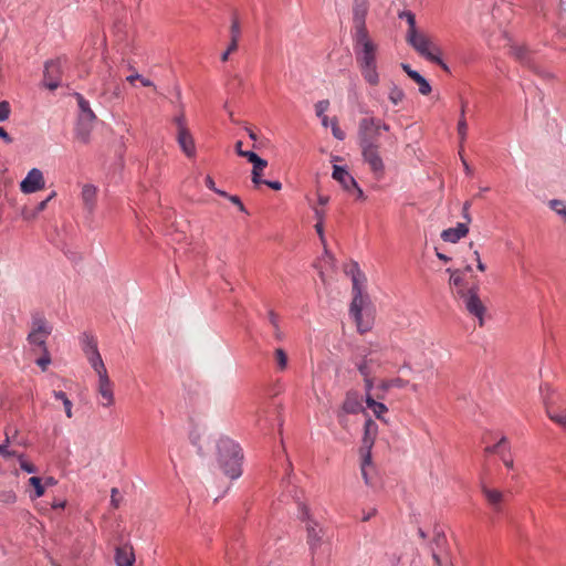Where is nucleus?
Here are the masks:
<instances>
[{"label": "nucleus", "instance_id": "nucleus-1", "mask_svg": "<svg viewBox=\"0 0 566 566\" xmlns=\"http://www.w3.org/2000/svg\"><path fill=\"white\" fill-rule=\"evenodd\" d=\"M389 129L390 126L387 123L374 116H366L358 123L357 137L361 157L376 179H381L386 170L379 143L380 133Z\"/></svg>", "mask_w": 566, "mask_h": 566}, {"label": "nucleus", "instance_id": "nucleus-2", "mask_svg": "<svg viewBox=\"0 0 566 566\" xmlns=\"http://www.w3.org/2000/svg\"><path fill=\"white\" fill-rule=\"evenodd\" d=\"M346 273L350 275L354 294L349 312L354 317L358 333L365 334L371 331L374 326V316L371 314L363 315V310L371 306L369 296L363 291V282L366 281V277L357 262H353Z\"/></svg>", "mask_w": 566, "mask_h": 566}, {"label": "nucleus", "instance_id": "nucleus-3", "mask_svg": "<svg viewBox=\"0 0 566 566\" xmlns=\"http://www.w3.org/2000/svg\"><path fill=\"white\" fill-rule=\"evenodd\" d=\"M354 50L356 61L365 81L376 86L379 84V74L377 72V44L370 38L368 31L355 32Z\"/></svg>", "mask_w": 566, "mask_h": 566}, {"label": "nucleus", "instance_id": "nucleus-4", "mask_svg": "<svg viewBox=\"0 0 566 566\" xmlns=\"http://www.w3.org/2000/svg\"><path fill=\"white\" fill-rule=\"evenodd\" d=\"M218 462L227 476L234 480L242 474V459L240 447L230 438L218 441Z\"/></svg>", "mask_w": 566, "mask_h": 566}, {"label": "nucleus", "instance_id": "nucleus-5", "mask_svg": "<svg viewBox=\"0 0 566 566\" xmlns=\"http://www.w3.org/2000/svg\"><path fill=\"white\" fill-rule=\"evenodd\" d=\"M378 434V426L371 419L368 418L364 424V434L361 439V447L359 449V453L361 457V475L366 484H370V472L374 471L373 461H371V449L374 447L376 437Z\"/></svg>", "mask_w": 566, "mask_h": 566}, {"label": "nucleus", "instance_id": "nucleus-6", "mask_svg": "<svg viewBox=\"0 0 566 566\" xmlns=\"http://www.w3.org/2000/svg\"><path fill=\"white\" fill-rule=\"evenodd\" d=\"M457 294L463 301L465 310L479 321V326H484V315L486 307L479 296V285L474 284L470 289H460Z\"/></svg>", "mask_w": 566, "mask_h": 566}, {"label": "nucleus", "instance_id": "nucleus-7", "mask_svg": "<svg viewBox=\"0 0 566 566\" xmlns=\"http://www.w3.org/2000/svg\"><path fill=\"white\" fill-rule=\"evenodd\" d=\"M407 42L423 57L428 61L431 60L437 53L442 54L441 49L432 43L429 36L419 31L407 34Z\"/></svg>", "mask_w": 566, "mask_h": 566}, {"label": "nucleus", "instance_id": "nucleus-8", "mask_svg": "<svg viewBox=\"0 0 566 566\" xmlns=\"http://www.w3.org/2000/svg\"><path fill=\"white\" fill-rule=\"evenodd\" d=\"M302 520L306 522L307 543L312 549H316L322 544L323 530L311 516L310 509L302 505Z\"/></svg>", "mask_w": 566, "mask_h": 566}, {"label": "nucleus", "instance_id": "nucleus-9", "mask_svg": "<svg viewBox=\"0 0 566 566\" xmlns=\"http://www.w3.org/2000/svg\"><path fill=\"white\" fill-rule=\"evenodd\" d=\"M51 334V329L46 326L43 318H35L32 323V331L29 333L28 340L31 345L38 346L41 350L46 347V338Z\"/></svg>", "mask_w": 566, "mask_h": 566}, {"label": "nucleus", "instance_id": "nucleus-10", "mask_svg": "<svg viewBox=\"0 0 566 566\" xmlns=\"http://www.w3.org/2000/svg\"><path fill=\"white\" fill-rule=\"evenodd\" d=\"M85 354L92 368L96 371L97 376H104L105 374H107L105 364L97 349V344L93 337H87L86 339Z\"/></svg>", "mask_w": 566, "mask_h": 566}, {"label": "nucleus", "instance_id": "nucleus-11", "mask_svg": "<svg viewBox=\"0 0 566 566\" xmlns=\"http://www.w3.org/2000/svg\"><path fill=\"white\" fill-rule=\"evenodd\" d=\"M96 119L88 114V118H77L74 128V138L81 145H88L92 139V132Z\"/></svg>", "mask_w": 566, "mask_h": 566}, {"label": "nucleus", "instance_id": "nucleus-12", "mask_svg": "<svg viewBox=\"0 0 566 566\" xmlns=\"http://www.w3.org/2000/svg\"><path fill=\"white\" fill-rule=\"evenodd\" d=\"M45 187L43 174L38 168H32L21 181L20 189L23 193H33Z\"/></svg>", "mask_w": 566, "mask_h": 566}, {"label": "nucleus", "instance_id": "nucleus-13", "mask_svg": "<svg viewBox=\"0 0 566 566\" xmlns=\"http://www.w3.org/2000/svg\"><path fill=\"white\" fill-rule=\"evenodd\" d=\"M61 80V62L53 60L45 63L44 67V85L49 90H55L60 85Z\"/></svg>", "mask_w": 566, "mask_h": 566}, {"label": "nucleus", "instance_id": "nucleus-14", "mask_svg": "<svg viewBox=\"0 0 566 566\" xmlns=\"http://www.w3.org/2000/svg\"><path fill=\"white\" fill-rule=\"evenodd\" d=\"M97 391L102 397L103 407L108 408L115 403L114 391L108 374H105L104 376H98Z\"/></svg>", "mask_w": 566, "mask_h": 566}, {"label": "nucleus", "instance_id": "nucleus-15", "mask_svg": "<svg viewBox=\"0 0 566 566\" xmlns=\"http://www.w3.org/2000/svg\"><path fill=\"white\" fill-rule=\"evenodd\" d=\"M480 490L483 496L485 497L488 504L495 511L499 512L501 510V504L504 500V494L499 489H492L486 485L484 481L480 482Z\"/></svg>", "mask_w": 566, "mask_h": 566}, {"label": "nucleus", "instance_id": "nucleus-16", "mask_svg": "<svg viewBox=\"0 0 566 566\" xmlns=\"http://www.w3.org/2000/svg\"><path fill=\"white\" fill-rule=\"evenodd\" d=\"M368 11V1L367 0H354L353 13H354V24L355 32H364L367 31L365 19Z\"/></svg>", "mask_w": 566, "mask_h": 566}, {"label": "nucleus", "instance_id": "nucleus-17", "mask_svg": "<svg viewBox=\"0 0 566 566\" xmlns=\"http://www.w3.org/2000/svg\"><path fill=\"white\" fill-rule=\"evenodd\" d=\"M244 158H247L251 164H253L252 168V182L255 187H259L263 184V179L261 178L262 171L268 167V161L261 158L258 154H243Z\"/></svg>", "mask_w": 566, "mask_h": 566}, {"label": "nucleus", "instance_id": "nucleus-18", "mask_svg": "<svg viewBox=\"0 0 566 566\" xmlns=\"http://www.w3.org/2000/svg\"><path fill=\"white\" fill-rule=\"evenodd\" d=\"M332 177L342 185L346 192H352V189L357 185L355 178L342 166L334 165Z\"/></svg>", "mask_w": 566, "mask_h": 566}, {"label": "nucleus", "instance_id": "nucleus-19", "mask_svg": "<svg viewBox=\"0 0 566 566\" xmlns=\"http://www.w3.org/2000/svg\"><path fill=\"white\" fill-rule=\"evenodd\" d=\"M342 410L345 413H359L364 410L361 405L360 395L355 390H349L346 392L345 399L342 405Z\"/></svg>", "mask_w": 566, "mask_h": 566}, {"label": "nucleus", "instance_id": "nucleus-20", "mask_svg": "<svg viewBox=\"0 0 566 566\" xmlns=\"http://www.w3.org/2000/svg\"><path fill=\"white\" fill-rule=\"evenodd\" d=\"M510 53L522 65L531 67L533 65V53L525 44H512Z\"/></svg>", "mask_w": 566, "mask_h": 566}, {"label": "nucleus", "instance_id": "nucleus-21", "mask_svg": "<svg viewBox=\"0 0 566 566\" xmlns=\"http://www.w3.org/2000/svg\"><path fill=\"white\" fill-rule=\"evenodd\" d=\"M177 142L188 158H193L196 156L195 139L189 130L177 133Z\"/></svg>", "mask_w": 566, "mask_h": 566}, {"label": "nucleus", "instance_id": "nucleus-22", "mask_svg": "<svg viewBox=\"0 0 566 566\" xmlns=\"http://www.w3.org/2000/svg\"><path fill=\"white\" fill-rule=\"evenodd\" d=\"M469 233V228L465 223H458L455 228H449L441 232V239L446 242L457 243L460 239Z\"/></svg>", "mask_w": 566, "mask_h": 566}, {"label": "nucleus", "instance_id": "nucleus-23", "mask_svg": "<svg viewBox=\"0 0 566 566\" xmlns=\"http://www.w3.org/2000/svg\"><path fill=\"white\" fill-rule=\"evenodd\" d=\"M115 563L117 566H133L135 563V554L132 546L117 547L115 552Z\"/></svg>", "mask_w": 566, "mask_h": 566}, {"label": "nucleus", "instance_id": "nucleus-24", "mask_svg": "<svg viewBox=\"0 0 566 566\" xmlns=\"http://www.w3.org/2000/svg\"><path fill=\"white\" fill-rule=\"evenodd\" d=\"M402 70L407 75L412 78L419 85V92L422 95H428L431 92L429 82L417 71L412 70L409 64H401Z\"/></svg>", "mask_w": 566, "mask_h": 566}, {"label": "nucleus", "instance_id": "nucleus-25", "mask_svg": "<svg viewBox=\"0 0 566 566\" xmlns=\"http://www.w3.org/2000/svg\"><path fill=\"white\" fill-rule=\"evenodd\" d=\"M82 200L88 212H92L95 208L97 189L94 185L86 184L82 188Z\"/></svg>", "mask_w": 566, "mask_h": 566}, {"label": "nucleus", "instance_id": "nucleus-26", "mask_svg": "<svg viewBox=\"0 0 566 566\" xmlns=\"http://www.w3.org/2000/svg\"><path fill=\"white\" fill-rule=\"evenodd\" d=\"M366 405L367 407L373 411V413L375 415V417L381 421H384L385 423H388V420L385 419V415L387 413L388 411V408L386 405H384L382 402L380 401H377L373 395H368L366 397Z\"/></svg>", "mask_w": 566, "mask_h": 566}, {"label": "nucleus", "instance_id": "nucleus-27", "mask_svg": "<svg viewBox=\"0 0 566 566\" xmlns=\"http://www.w3.org/2000/svg\"><path fill=\"white\" fill-rule=\"evenodd\" d=\"M464 114H465V103L463 102L462 105H461L460 119L458 122V127H457L458 128V134H459V137H460V148L461 149L463 147V143L467 139V132H468V124H467Z\"/></svg>", "mask_w": 566, "mask_h": 566}, {"label": "nucleus", "instance_id": "nucleus-28", "mask_svg": "<svg viewBox=\"0 0 566 566\" xmlns=\"http://www.w3.org/2000/svg\"><path fill=\"white\" fill-rule=\"evenodd\" d=\"M447 272L450 273V284L457 287V292L460 289H469L464 283V271L447 269Z\"/></svg>", "mask_w": 566, "mask_h": 566}, {"label": "nucleus", "instance_id": "nucleus-29", "mask_svg": "<svg viewBox=\"0 0 566 566\" xmlns=\"http://www.w3.org/2000/svg\"><path fill=\"white\" fill-rule=\"evenodd\" d=\"M78 107L81 109V114L78 115V118H88V114L92 115L93 119H96L95 113L90 107V104L87 101L84 99V97L81 94H76Z\"/></svg>", "mask_w": 566, "mask_h": 566}, {"label": "nucleus", "instance_id": "nucleus-30", "mask_svg": "<svg viewBox=\"0 0 566 566\" xmlns=\"http://www.w3.org/2000/svg\"><path fill=\"white\" fill-rule=\"evenodd\" d=\"M268 317H269L271 325L273 326L274 337L277 340H282L284 338V334L281 331L280 325H279V315L273 310H270L268 313Z\"/></svg>", "mask_w": 566, "mask_h": 566}, {"label": "nucleus", "instance_id": "nucleus-31", "mask_svg": "<svg viewBox=\"0 0 566 566\" xmlns=\"http://www.w3.org/2000/svg\"><path fill=\"white\" fill-rule=\"evenodd\" d=\"M328 106H329V102L326 101V99L325 101H319L315 105L316 115L318 117H322V124L325 127L328 126V117L326 115H324V113L327 111Z\"/></svg>", "mask_w": 566, "mask_h": 566}, {"label": "nucleus", "instance_id": "nucleus-32", "mask_svg": "<svg viewBox=\"0 0 566 566\" xmlns=\"http://www.w3.org/2000/svg\"><path fill=\"white\" fill-rule=\"evenodd\" d=\"M241 36V27L238 15H233L230 25V40L239 42Z\"/></svg>", "mask_w": 566, "mask_h": 566}, {"label": "nucleus", "instance_id": "nucleus-33", "mask_svg": "<svg viewBox=\"0 0 566 566\" xmlns=\"http://www.w3.org/2000/svg\"><path fill=\"white\" fill-rule=\"evenodd\" d=\"M399 18L400 19H406L408 25H409V29H408V32L407 34H412L415 32H417V27H416V17L415 14L411 12V11H402L399 13Z\"/></svg>", "mask_w": 566, "mask_h": 566}, {"label": "nucleus", "instance_id": "nucleus-34", "mask_svg": "<svg viewBox=\"0 0 566 566\" xmlns=\"http://www.w3.org/2000/svg\"><path fill=\"white\" fill-rule=\"evenodd\" d=\"M29 483L34 488V495L32 496V499L41 497L44 494L45 489L41 478L32 476L29 479Z\"/></svg>", "mask_w": 566, "mask_h": 566}, {"label": "nucleus", "instance_id": "nucleus-35", "mask_svg": "<svg viewBox=\"0 0 566 566\" xmlns=\"http://www.w3.org/2000/svg\"><path fill=\"white\" fill-rule=\"evenodd\" d=\"M126 81H127L128 83H130V84H134V83H135V81H139V82H140V84H142L143 86H145V87H151V86H154V83H153L149 78L144 77L143 75H140V74H139L138 72H136V71H135L134 73H132L130 75H128V76L126 77Z\"/></svg>", "mask_w": 566, "mask_h": 566}, {"label": "nucleus", "instance_id": "nucleus-36", "mask_svg": "<svg viewBox=\"0 0 566 566\" xmlns=\"http://www.w3.org/2000/svg\"><path fill=\"white\" fill-rule=\"evenodd\" d=\"M275 360L280 370L287 367V355L283 348H276L274 352Z\"/></svg>", "mask_w": 566, "mask_h": 566}, {"label": "nucleus", "instance_id": "nucleus-37", "mask_svg": "<svg viewBox=\"0 0 566 566\" xmlns=\"http://www.w3.org/2000/svg\"><path fill=\"white\" fill-rule=\"evenodd\" d=\"M405 98V93L401 88L394 85L389 92V99L392 104L397 105Z\"/></svg>", "mask_w": 566, "mask_h": 566}, {"label": "nucleus", "instance_id": "nucleus-38", "mask_svg": "<svg viewBox=\"0 0 566 566\" xmlns=\"http://www.w3.org/2000/svg\"><path fill=\"white\" fill-rule=\"evenodd\" d=\"M35 363L43 371L46 370L48 366L51 364V355L48 348H44V350H42V356L38 358Z\"/></svg>", "mask_w": 566, "mask_h": 566}, {"label": "nucleus", "instance_id": "nucleus-39", "mask_svg": "<svg viewBox=\"0 0 566 566\" xmlns=\"http://www.w3.org/2000/svg\"><path fill=\"white\" fill-rule=\"evenodd\" d=\"M328 125H331L332 133L336 139L343 140L345 138V133L339 128L336 118H333L331 120L328 119Z\"/></svg>", "mask_w": 566, "mask_h": 566}, {"label": "nucleus", "instance_id": "nucleus-40", "mask_svg": "<svg viewBox=\"0 0 566 566\" xmlns=\"http://www.w3.org/2000/svg\"><path fill=\"white\" fill-rule=\"evenodd\" d=\"M549 207L556 211L558 214L566 218V206L562 200L553 199L549 201Z\"/></svg>", "mask_w": 566, "mask_h": 566}, {"label": "nucleus", "instance_id": "nucleus-41", "mask_svg": "<svg viewBox=\"0 0 566 566\" xmlns=\"http://www.w3.org/2000/svg\"><path fill=\"white\" fill-rule=\"evenodd\" d=\"M19 458V462H20V468L28 472V473H35L36 472V468L34 464H32L31 462L27 461L22 454L18 455Z\"/></svg>", "mask_w": 566, "mask_h": 566}, {"label": "nucleus", "instance_id": "nucleus-42", "mask_svg": "<svg viewBox=\"0 0 566 566\" xmlns=\"http://www.w3.org/2000/svg\"><path fill=\"white\" fill-rule=\"evenodd\" d=\"M357 368H358L359 374L363 376V378H367V377L371 376V370H370V367H369V361L367 359H363L358 364Z\"/></svg>", "mask_w": 566, "mask_h": 566}, {"label": "nucleus", "instance_id": "nucleus-43", "mask_svg": "<svg viewBox=\"0 0 566 566\" xmlns=\"http://www.w3.org/2000/svg\"><path fill=\"white\" fill-rule=\"evenodd\" d=\"M507 443V438L505 436H503L499 441L497 443L493 444V446H489L484 449V452L485 453H499V450L502 446L506 444Z\"/></svg>", "mask_w": 566, "mask_h": 566}, {"label": "nucleus", "instance_id": "nucleus-44", "mask_svg": "<svg viewBox=\"0 0 566 566\" xmlns=\"http://www.w3.org/2000/svg\"><path fill=\"white\" fill-rule=\"evenodd\" d=\"M239 42L230 40V43L227 48V50L221 54V61L227 62L229 59V55L238 50Z\"/></svg>", "mask_w": 566, "mask_h": 566}, {"label": "nucleus", "instance_id": "nucleus-45", "mask_svg": "<svg viewBox=\"0 0 566 566\" xmlns=\"http://www.w3.org/2000/svg\"><path fill=\"white\" fill-rule=\"evenodd\" d=\"M10 105L8 102H0V122H4L9 118Z\"/></svg>", "mask_w": 566, "mask_h": 566}, {"label": "nucleus", "instance_id": "nucleus-46", "mask_svg": "<svg viewBox=\"0 0 566 566\" xmlns=\"http://www.w3.org/2000/svg\"><path fill=\"white\" fill-rule=\"evenodd\" d=\"M174 123L177 126V133H181L182 130H189L187 128L185 115L182 113L174 118Z\"/></svg>", "mask_w": 566, "mask_h": 566}, {"label": "nucleus", "instance_id": "nucleus-47", "mask_svg": "<svg viewBox=\"0 0 566 566\" xmlns=\"http://www.w3.org/2000/svg\"><path fill=\"white\" fill-rule=\"evenodd\" d=\"M48 202H49V201H48L46 199H45V200H43V201H41V202L36 206L35 210H34L32 213H30V214L24 213V218H25V219H34V218H36V216H38L40 212H42V211L46 208Z\"/></svg>", "mask_w": 566, "mask_h": 566}, {"label": "nucleus", "instance_id": "nucleus-48", "mask_svg": "<svg viewBox=\"0 0 566 566\" xmlns=\"http://www.w3.org/2000/svg\"><path fill=\"white\" fill-rule=\"evenodd\" d=\"M8 443H9V438L6 439V442L3 444H0V454L3 457V458H11V457H15L17 455V452L15 451H11L8 449Z\"/></svg>", "mask_w": 566, "mask_h": 566}, {"label": "nucleus", "instance_id": "nucleus-49", "mask_svg": "<svg viewBox=\"0 0 566 566\" xmlns=\"http://www.w3.org/2000/svg\"><path fill=\"white\" fill-rule=\"evenodd\" d=\"M229 201L232 202L233 205H235L241 212L248 214V211H247L243 202L241 201V199L238 196H234V195L229 196Z\"/></svg>", "mask_w": 566, "mask_h": 566}, {"label": "nucleus", "instance_id": "nucleus-50", "mask_svg": "<svg viewBox=\"0 0 566 566\" xmlns=\"http://www.w3.org/2000/svg\"><path fill=\"white\" fill-rule=\"evenodd\" d=\"M548 417L554 422L563 426L566 428V415H556V413H548Z\"/></svg>", "mask_w": 566, "mask_h": 566}, {"label": "nucleus", "instance_id": "nucleus-51", "mask_svg": "<svg viewBox=\"0 0 566 566\" xmlns=\"http://www.w3.org/2000/svg\"><path fill=\"white\" fill-rule=\"evenodd\" d=\"M364 387H365V398L368 396V395H373L371 394V390L374 388V379L373 377H367V378H364Z\"/></svg>", "mask_w": 566, "mask_h": 566}, {"label": "nucleus", "instance_id": "nucleus-52", "mask_svg": "<svg viewBox=\"0 0 566 566\" xmlns=\"http://www.w3.org/2000/svg\"><path fill=\"white\" fill-rule=\"evenodd\" d=\"M118 490L116 488H113L111 491V504L114 509L119 507L120 500L117 497Z\"/></svg>", "mask_w": 566, "mask_h": 566}, {"label": "nucleus", "instance_id": "nucleus-53", "mask_svg": "<svg viewBox=\"0 0 566 566\" xmlns=\"http://www.w3.org/2000/svg\"><path fill=\"white\" fill-rule=\"evenodd\" d=\"M315 230L319 237L321 242L325 245L326 240H325V235H324V222L316 221Z\"/></svg>", "mask_w": 566, "mask_h": 566}, {"label": "nucleus", "instance_id": "nucleus-54", "mask_svg": "<svg viewBox=\"0 0 566 566\" xmlns=\"http://www.w3.org/2000/svg\"><path fill=\"white\" fill-rule=\"evenodd\" d=\"M441 54H436L433 57H431L430 62L437 63L443 71L450 73L449 66L441 60Z\"/></svg>", "mask_w": 566, "mask_h": 566}, {"label": "nucleus", "instance_id": "nucleus-55", "mask_svg": "<svg viewBox=\"0 0 566 566\" xmlns=\"http://www.w3.org/2000/svg\"><path fill=\"white\" fill-rule=\"evenodd\" d=\"M314 216L316 218V221L324 222L326 217V210L324 208H313Z\"/></svg>", "mask_w": 566, "mask_h": 566}, {"label": "nucleus", "instance_id": "nucleus-56", "mask_svg": "<svg viewBox=\"0 0 566 566\" xmlns=\"http://www.w3.org/2000/svg\"><path fill=\"white\" fill-rule=\"evenodd\" d=\"M390 381H391L392 388H403L408 384L407 380H405L400 377L392 378V379H390Z\"/></svg>", "mask_w": 566, "mask_h": 566}, {"label": "nucleus", "instance_id": "nucleus-57", "mask_svg": "<svg viewBox=\"0 0 566 566\" xmlns=\"http://www.w3.org/2000/svg\"><path fill=\"white\" fill-rule=\"evenodd\" d=\"M349 193L354 195L355 198L358 199V200H365L366 199L365 193L361 190V188L358 186V184L356 185V187H354L352 189V192H349Z\"/></svg>", "mask_w": 566, "mask_h": 566}, {"label": "nucleus", "instance_id": "nucleus-58", "mask_svg": "<svg viewBox=\"0 0 566 566\" xmlns=\"http://www.w3.org/2000/svg\"><path fill=\"white\" fill-rule=\"evenodd\" d=\"M262 185H266L268 187H270L271 189L273 190H281L282 189V184L277 180H263V184Z\"/></svg>", "mask_w": 566, "mask_h": 566}, {"label": "nucleus", "instance_id": "nucleus-59", "mask_svg": "<svg viewBox=\"0 0 566 566\" xmlns=\"http://www.w3.org/2000/svg\"><path fill=\"white\" fill-rule=\"evenodd\" d=\"M433 542L436 543V545L438 547H441L442 545H444L447 543V538H446L444 534L437 533L434 538H433Z\"/></svg>", "mask_w": 566, "mask_h": 566}, {"label": "nucleus", "instance_id": "nucleus-60", "mask_svg": "<svg viewBox=\"0 0 566 566\" xmlns=\"http://www.w3.org/2000/svg\"><path fill=\"white\" fill-rule=\"evenodd\" d=\"M501 459L503 461V464L507 468V469H513L514 468V460L512 457H506L504 453L501 454Z\"/></svg>", "mask_w": 566, "mask_h": 566}, {"label": "nucleus", "instance_id": "nucleus-61", "mask_svg": "<svg viewBox=\"0 0 566 566\" xmlns=\"http://www.w3.org/2000/svg\"><path fill=\"white\" fill-rule=\"evenodd\" d=\"M63 406H64V410H65V415L67 418H72L73 417V413H72V401L67 398L65 399V401H63Z\"/></svg>", "mask_w": 566, "mask_h": 566}, {"label": "nucleus", "instance_id": "nucleus-62", "mask_svg": "<svg viewBox=\"0 0 566 566\" xmlns=\"http://www.w3.org/2000/svg\"><path fill=\"white\" fill-rule=\"evenodd\" d=\"M469 209H470V202L465 201L462 207V214H463V218L467 220V222H471Z\"/></svg>", "mask_w": 566, "mask_h": 566}, {"label": "nucleus", "instance_id": "nucleus-63", "mask_svg": "<svg viewBox=\"0 0 566 566\" xmlns=\"http://www.w3.org/2000/svg\"><path fill=\"white\" fill-rule=\"evenodd\" d=\"M378 388L384 392L388 391L390 388H392L390 379L381 380Z\"/></svg>", "mask_w": 566, "mask_h": 566}, {"label": "nucleus", "instance_id": "nucleus-64", "mask_svg": "<svg viewBox=\"0 0 566 566\" xmlns=\"http://www.w3.org/2000/svg\"><path fill=\"white\" fill-rule=\"evenodd\" d=\"M0 138L6 143V144H11L12 143V138L10 137V135L4 130L3 127H0Z\"/></svg>", "mask_w": 566, "mask_h": 566}]
</instances>
